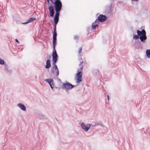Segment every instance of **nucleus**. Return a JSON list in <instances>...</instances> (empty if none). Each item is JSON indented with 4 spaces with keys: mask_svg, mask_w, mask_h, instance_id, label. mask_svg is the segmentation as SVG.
Instances as JSON below:
<instances>
[{
    "mask_svg": "<svg viewBox=\"0 0 150 150\" xmlns=\"http://www.w3.org/2000/svg\"><path fill=\"white\" fill-rule=\"evenodd\" d=\"M74 38L75 40L78 39V37L77 36L75 35L74 36Z\"/></svg>",
    "mask_w": 150,
    "mask_h": 150,
    "instance_id": "26",
    "label": "nucleus"
},
{
    "mask_svg": "<svg viewBox=\"0 0 150 150\" xmlns=\"http://www.w3.org/2000/svg\"><path fill=\"white\" fill-rule=\"evenodd\" d=\"M93 72L96 75H98L99 74V71L98 69L94 70Z\"/></svg>",
    "mask_w": 150,
    "mask_h": 150,
    "instance_id": "24",
    "label": "nucleus"
},
{
    "mask_svg": "<svg viewBox=\"0 0 150 150\" xmlns=\"http://www.w3.org/2000/svg\"><path fill=\"white\" fill-rule=\"evenodd\" d=\"M54 4L56 13L54 17H59L60 12L62 7V4L60 0H54L51 2Z\"/></svg>",
    "mask_w": 150,
    "mask_h": 150,
    "instance_id": "1",
    "label": "nucleus"
},
{
    "mask_svg": "<svg viewBox=\"0 0 150 150\" xmlns=\"http://www.w3.org/2000/svg\"><path fill=\"white\" fill-rule=\"evenodd\" d=\"M100 21H99L98 20V19L97 18L95 21L93 23H95V24H97L98 25V23Z\"/></svg>",
    "mask_w": 150,
    "mask_h": 150,
    "instance_id": "21",
    "label": "nucleus"
},
{
    "mask_svg": "<svg viewBox=\"0 0 150 150\" xmlns=\"http://www.w3.org/2000/svg\"><path fill=\"white\" fill-rule=\"evenodd\" d=\"M57 34L56 32H53V45H56L57 41Z\"/></svg>",
    "mask_w": 150,
    "mask_h": 150,
    "instance_id": "14",
    "label": "nucleus"
},
{
    "mask_svg": "<svg viewBox=\"0 0 150 150\" xmlns=\"http://www.w3.org/2000/svg\"><path fill=\"white\" fill-rule=\"evenodd\" d=\"M35 19V18L33 17H31L26 22L23 23V24H27L29 23L32 22L33 20Z\"/></svg>",
    "mask_w": 150,
    "mask_h": 150,
    "instance_id": "17",
    "label": "nucleus"
},
{
    "mask_svg": "<svg viewBox=\"0 0 150 150\" xmlns=\"http://www.w3.org/2000/svg\"><path fill=\"white\" fill-rule=\"evenodd\" d=\"M58 60L57 58L52 59V60L53 62V64L56 65V63Z\"/></svg>",
    "mask_w": 150,
    "mask_h": 150,
    "instance_id": "20",
    "label": "nucleus"
},
{
    "mask_svg": "<svg viewBox=\"0 0 150 150\" xmlns=\"http://www.w3.org/2000/svg\"><path fill=\"white\" fill-rule=\"evenodd\" d=\"M4 70L6 73L9 75H10L12 73V70L8 67L6 64H4Z\"/></svg>",
    "mask_w": 150,
    "mask_h": 150,
    "instance_id": "12",
    "label": "nucleus"
},
{
    "mask_svg": "<svg viewBox=\"0 0 150 150\" xmlns=\"http://www.w3.org/2000/svg\"><path fill=\"white\" fill-rule=\"evenodd\" d=\"M15 41H16L18 43H19V42L18 41V40L17 39H15Z\"/></svg>",
    "mask_w": 150,
    "mask_h": 150,
    "instance_id": "28",
    "label": "nucleus"
},
{
    "mask_svg": "<svg viewBox=\"0 0 150 150\" xmlns=\"http://www.w3.org/2000/svg\"><path fill=\"white\" fill-rule=\"evenodd\" d=\"M44 81H45L48 83L51 89L53 90V88L54 86V84L53 79H46Z\"/></svg>",
    "mask_w": 150,
    "mask_h": 150,
    "instance_id": "8",
    "label": "nucleus"
},
{
    "mask_svg": "<svg viewBox=\"0 0 150 150\" xmlns=\"http://www.w3.org/2000/svg\"><path fill=\"white\" fill-rule=\"evenodd\" d=\"M107 98L108 100H109V96L108 95H107Z\"/></svg>",
    "mask_w": 150,
    "mask_h": 150,
    "instance_id": "29",
    "label": "nucleus"
},
{
    "mask_svg": "<svg viewBox=\"0 0 150 150\" xmlns=\"http://www.w3.org/2000/svg\"><path fill=\"white\" fill-rule=\"evenodd\" d=\"M132 1H137L138 0H131Z\"/></svg>",
    "mask_w": 150,
    "mask_h": 150,
    "instance_id": "30",
    "label": "nucleus"
},
{
    "mask_svg": "<svg viewBox=\"0 0 150 150\" xmlns=\"http://www.w3.org/2000/svg\"><path fill=\"white\" fill-rule=\"evenodd\" d=\"M54 31L56 32V25L59 21V17H54Z\"/></svg>",
    "mask_w": 150,
    "mask_h": 150,
    "instance_id": "13",
    "label": "nucleus"
},
{
    "mask_svg": "<svg viewBox=\"0 0 150 150\" xmlns=\"http://www.w3.org/2000/svg\"><path fill=\"white\" fill-rule=\"evenodd\" d=\"M91 125L90 124H85L84 123H82L81 124V126L85 132H87L91 127Z\"/></svg>",
    "mask_w": 150,
    "mask_h": 150,
    "instance_id": "6",
    "label": "nucleus"
},
{
    "mask_svg": "<svg viewBox=\"0 0 150 150\" xmlns=\"http://www.w3.org/2000/svg\"><path fill=\"white\" fill-rule=\"evenodd\" d=\"M98 25L97 24H95V23H92V29H94L96 28V27L98 26Z\"/></svg>",
    "mask_w": 150,
    "mask_h": 150,
    "instance_id": "19",
    "label": "nucleus"
},
{
    "mask_svg": "<svg viewBox=\"0 0 150 150\" xmlns=\"http://www.w3.org/2000/svg\"><path fill=\"white\" fill-rule=\"evenodd\" d=\"M48 9L49 10L50 16L51 17H53L55 13L54 11L55 9L54 8V7L51 5V6L49 7Z\"/></svg>",
    "mask_w": 150,
    "mask_h": 150,
    "instance_id": "9",
    "label": "nucleus"
},
{
    "mask_svg": "<svg viewBox=\"0 0 150 150\" xmlns=\"http://www.w3.org/2000/svg\"><path fill=\"white\" fill-rule=\"evenodd\" d=\"M51 72L53 74H55L57 76L59 75V71L57 65H53L51 68Z\"/></svg>",
    "mask_w": 150,
    "mask_h": 150,
    "instance_id": "5",
    "label": "nucleus"
},
{
    "mask_svg": "<svg viewBox=\"0 0 150 150\" xmlns=\"http://www.w3.org/2000/svg\"><path fill=\"white\" fill-rule=\"evenodd\" d=\"M146 34V32L144 29H143L141 30V42H144L146 39L147 37Z\"/></svg>",
    "mask_w": 150,
    "mask_h": 150,
    "instance_id": "7",
    "label": "nucleus"
},
{
    "mask_svg": "<svg viewBox=\"0 0 150 150\" xmlns=\"http://www.w3.org/2000/svg\"><path fill=\"white\" fill-rule=\"evenodd\" d=\"M83 63V62L82 61L80 62V64H79V66L80 68L78 69L77 70V73L76 75V77L77 79L76 83H79L81 82V78L82 76V74L81 71L82 70L83 67V66L82 65V64Z\"/></svg>",
    "mask_w": 150,
    "mask_h": 150,
    "instance_id": "3",
    "label": "nucleus"
},
{
    "mask_svg": "<svg viewBox=\"0 0 150 150\" xmlns=\"http://www.w3.org/2000/svg\"><path fill=\"white\" fill-rule=\"evenodd\" d=\"M55 45H53L52 59L58 58V56L55 50Z\"/></svg>",
    "mask_w": 150,
    "mask_h": 150,
    "instance_id": "11",
    "label": "nucleus"
},
{
    "mask_svg": "<svg viewBox=\"0 0 150 150\" xmlns=\"http://www.w3.org/2000/svg\"><path fill=\"white\" fill-rule=\"evenodd\" d=\"M4 60L0 58V64H4Z\"/></svg>",
    "mask_w": 150,
    "mask_h": 150,
    "instance_id": "22",
    "label": "nucleus"
},
{
    "mask_svg": "<svg viewBox=\"0 0 150 150\" xmlns=\"http://www.w3.org/2000/svg\"><path fill=\"white\" fill-rule=\"evenodd\" d=\"M18 106L22 110L24 111L26 110V108L23 104L21 103H19L18 104Z\"/></svg>",
    "mask_w": 150,
    "mask_h": 150,
    "instance_id": "15",
    "label": "nucleus"
},
{
    "mask_svg": "<svg viewBox=\"0 0 150 150\" xmlns=\"http://www.w3.org/2000/svg\"><path fill=\"white\" fill-rule=\"evenodd\" d=\"M50 60L48 59L47 60L46 62V65L45 67V68L46 69H48L51 67V65L50 63Z\"/></svg>",
    "mask_w": 150,
    "mask_h": 150,
    "instance_id": "16",
    "label": "nucleus"
},
{
    "mask_svg": "<svg viewBox=\"0 0 150 150\" xmlns=\"http://www.w3.org/2000/svg\"><path fill=\"white\" fill-rule=\"evenodd\" d=\"M137 35H135L133 36L132 42H133V45L135 49H138L139 48L140 45L141 31L137 30Z\"/></svg>",
    "mask_w": 150,
    "mask_h": 150,
    "instance_id": "2",
    "label": "nucleus"
},
{
    "mask_svg": "<svg viewBox=\"0 0 150 150\" xmlns=\"http://www.w3.org/2000/svg\"><path fill=\"white\" fill-rule=\"evenodd\" d=\"M51 57V56L50 55H47V58H49V59H50V58Z\"/></svg>",
    "mask_w": 150,
    "mask_h": 150,
    "instance_id": "27",
    "label": "nucleus"
},
{
    "mask_svg": "<svg viewBox=\"0 0 150 150\" xmlns=\"http://www.w3.org/2000/svg\"><path fill=\"white\" fill-rule=\"evenodd\" d=\"M98 20L100 22H103L107 19V17L105 15L101 14L98 18Z\"/></svg>",
    "mask_w": 150,
    "mask_h": 150,
    "instance_id": "10",
    "label": "nucleus"
},
{
    "mask_svg": "<svg viewBox=\"0 0 150 150\" xmlns=\"http://www.w3.org/2000/svg\"><path fill=\"white\" fill-rule=\"evenodd\" d=\"M146 54L147 57L150 58V50H146Z\"/></svg>",
    "mask_w": 150,
    "mask_h": 150,
    "instance_id": "18",
    "label": "nucleus"
},
{
    "mask_svg": "<svg viewBox=\"0 0 150 150\" xmlns=\"http://www.w3.org/2000/svg\"><path fill=\"white\" fill-rule=\"evenodd\" d=\"M135 57L136 59H140V58H139V57H138H138Z\"/></svg>",
    "mask_w": 150,
    "mask_h": 150,
    "instance_id": "31",
    "label": "nucleus"
},
{
    "mask_svg": "<svg viewBox=\"0 0 150 150\" xmlns=\"http://www.w3.org/2000/svg\"><path fill=\"white\" fill-rule=\"evenodd\" d=\"M90 125H91V127L90 128V129H93L94 127H95L96 125V124H95L94 125H92L91 124H90Z\"/></svg>",
    "mask_w": 150,
    "mask_h": 150,
    "instance_id": "23",
    "label": "nucleus"
},
{
    "mask_svg": "<svg viewBox=\"0 0 150 150\" xmlns=\"http://www.w3.org/2000/svg\"><path fill=\"white\" fill-rule=\"evenodd\" d=\"M102 126H103V125H101Z\"/></svg>",
    "mask_w": 150,
    "mask_h": 150,
    "instance_id": "32",
    "label": "nucleus"
},
{
    "mask_svg": "<svg viewBox=\"0 0 150 150\" xmlns=\"http://www.w3.org/2000/svg\"><path fill=\"white\" fill-rule=\"evenodd\" d=\"M76 86L73 85L69 83L66 81V83H64L62 84V89H64L66 91H67L68 90L72 88L74 86Z\"/></svg>",
    "mask_w": 150,
    "mask_h": 150,
    "instance_id": "4",
    "label": "nucleus"
},
{
    "mask_svg": "<svg viewBox=\"0 0 150 150\" xmlns=\"http://www.w3.org/2000/svg\"><path fill=\"white\" fill-rule=\"evenodd\" d=\"M82 49V47H81L79 48V50H78V52L79 53H80L81 52Z\"/></svg>",
    "mask_w": 150,
    "mask_h": 150,
    "instance_id": "25",
    "label": "nucleus"
}]
</instances>
